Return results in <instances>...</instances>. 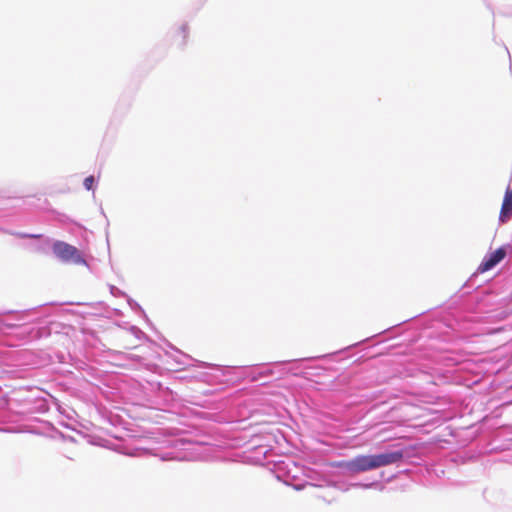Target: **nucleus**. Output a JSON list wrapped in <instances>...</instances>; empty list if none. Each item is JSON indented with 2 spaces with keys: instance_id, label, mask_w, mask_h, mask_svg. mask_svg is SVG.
<instances>
[{
  "instance_id": "nucleus-1",
  "label": "nucleus",
  "mask_w": 512,
  "mask_h": 512,
  "mask_svg": "<svg viewBox=\"0 0 512 512\" xmlns=\"http://www.w3.org/2000/svg\"><path fill=\"white\" fill-rule=\"evenodd\" d=\"M402 458L403 453L401 451H394L378 455H358L351 460L332 462L330 466L342 469L351 474H358L396 463Z\"/></svg>"
},
{
  "instance_id": "nucleus-2",
  "label": "nucleus",
  "mask_w": 512,
  "mask_h": 512,
  "mask_svg": "<svg viewBox=\"0 0 512 512\" xmlns=\"http://www.w3.org/2000/svg\"><path fill=\"white\" fill-rule=\"evenodd\" d=\"M53 253L63 262L74 264L85 263L80 251L75 247L63 241H56L52 246Z\"/></svg>"
},
{
  "instance_id": "nucleus-3",
  "label": "nucleus",
  "mask_w": 512,
  "mask_h": 512,
  "mask_svg": "<svg viewBox=\"0 0 512 512\" xmlns=\"http://www.w3.org/2000/svg\"><path fill=\"white\" fill-rule=\"evenodd\" d=\"M506 257V250L503 247L498 248L494 252L485 256L481 264L478 266L477 271L479 273H485L494 268Z\"/></svg>"
},
{
  "instance_id": "nucleus-4",
  "label": "nucleus",
  "mask_w": 512,
  "mask_h": 512,
  "mask_svg": "<svg viewBox=\"0 0 512 512\" xmlns=\"http://www.w3.org/2000/svg\"><path fill=\"white\" fill-rule=\"evenodd\" d=\"M512 216V189L508 187L505 191L504 198L502 201L500 213H499V221L501 223H506L510 220Z\"/></svg>"
},
{
  "instance_id": "nucleus-5",
  "label": "nucleus",
  "mask_w": 512,
  "mask_h": 512,
  "mask_svg": "<svg viewBox=\"0 0 512 512\" xmlns=\"http://www.w3.org/2000/svg\"><path fill=\"white\" fill-rule=\"evenodd\" d=\"M176 37L180 38L182 42H185L188 37V27L186 25L180 26L176 30Z\"/></svg>"
},
{
  "instance_id": "nucleus-6",
  "label": "nucleus",
  "mask_w": 512,
  "mask_h": 512,
  "mask_svg": "<svg viewBox=\"0 0 512 512\" xmlns=\"http://www.w3.org/2000/svg\"><path fill=\"white\" fill-rule=\"evenodd\" d=\"M94 183H95V179H94V176H88L84 179V187L87 189V190H92L93 189V186H94Z\"/></svg>"
},
{
  "instance_id": "nucleus-7",
  "label": "nucleus",
  "mask_w": 512,
  "mask_h": 512,
  "mask_svg": "<svg viewBox=\"0 0 512 512\" xmlns=\"http://www.w3.org/2000/svg\"><path fill=\"white\" fill-rule=\"evenodd\" d=\"M20 237H28V238H39L40 235H34V234H19Z\"/></svg>"
}]
</instances>
